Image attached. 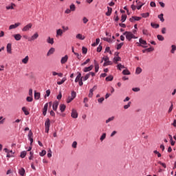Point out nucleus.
Wrapping results in <instances>:
<instances>
[{
    "instance_id": "nucleus-17",
    "label": "nucleus",
    "mask_w": 176,
    "mask_h": 176,
    "mask_svg": "<svg viewBox=\"0 0 176 176\" xmlns=\"http://www.w3.org/2000/svg\"><path fill=\"white\" fill-rule=\"evenodd\" d=\"M63 31L61 29H58L56 30V36H63Z\"/></svg>"
},
{
    "instance_id": "nucleus-64",
    "label": "nucleus",
    "mask_w": 176,
    "mask_h": 176,
    "mask_svg": "<svg viewBox=\"0 0 176 176\" xmlns=\"http://www.w3.org/2000/svg\"><path fill=\"white\" fill-rule=\"evenodd\" d=\"M47 157H52V150H49L47 153Z\"/></svg>"
},
{
    "instance_id": "nucleus-57",
    "label": "nucleus",
    "mask_w": 176,
    "mask_h": 176,
    "mask_svg": "<svg viewBox=\"0 0 176 176\" xmlns=\"http://www.w3.org/2000/svg\"><path fill=\"white\" fill-rule=\"evenodd\" d=\"M132 90L133 91L138 92V91H140L141 89H140L139 87H135V88H133Z\"/></svg>"
},
{
    "instance_id": "nucleus-31",
    "label": "nucleus",
    "mask_w": 176,
    "mask_h": 176,
    "mask_svg": "<svg viewBox=\"0 0 176 176\" xmlns=\"http://www.w3.org/2000/svg\"><path fill=\"white\" fill-rule=\"evenodd\" d=\"M126 19H127V15L122 14L121 18L122 23H124L126 21Z\"/></svg>"
},
{
    "instance_id": "nucleus-16",
    "label": "nucleus",
    "mask_w": 176,
    "mask_h": 176,
    "mask_svg": "<svg viewBox=\"0 0 176 176\" xmlns=\"http://www.w3.org/2000/svg\"><path fill=\"white\" fill-rule=\"evenodd\" d=\"M52 108L54 111H57V108H58V102L57 101L54 102Z\"/></svg>"
},
{
    "instance_id": "nucleus-26",
    "label": "nucleus",
    "mask_w": 176,
    "mask_h": 176,
    "mask_svg": "<svg viewBox=\"0 0 176 176\" xmlns=\"http://www.w3.org/2000/svg\"><path fill=\"white\" fill-rule=\"evenodd\" d=\"M112 13V8L107 7V12H106V16H111Z\"/></svg>"
},
{
    "instance_id": "nucleus-11",
    "label": "nucleus",
    "mask_w": 176,
    "mask_h": 176,
    "mask_svg": "<svg viewBox=\"0 0 176 176\" xmlns=\"http://www.w3.org/2000/svg\"><path fill=\"white\" fill-rule=\"evenodd\" d=\"M93 68H94V66L93 65H91L89 67H85L83 69V71H84V72H89L91 71V69H93Z\"/></svg>"
},
{
    "instance_id": "nucleus-27",
    "label": "nucleus",
    "mask_w": 176,
    "mask_h": 176,
    "mask_svg": "<svg viewBox=\"0 0 176 176\" xmlns=\"http://www.w3.org/2000/svg\"><path fill=\"white\" fill-rule=\"evenodd\" d=\"M69 10L72 11V12H75V10H76V6H75V4H71L69 6Z\"/></svg>"
},
{
    "instance_id": "nucleus-5",
    "label": "nucleus",
    "mask_w": 176,
    "mask_h": 176,
    "mask_svg": "<svg viewBox=\"0 0 176 176\" xmlns=\"http://www.w3.org/2000/svg\"><path fill=\"white\" fill-rule=\"evenodd\" d=\"M78 76H76V79H75V82L76 83H78V82H79L80 80H82V79H83V77L82 76V74L80 72H78Z\"/></svg>"
},
{
    "instance_id": "nucleus-51",
    "label": "nucleus",
    "mask_w": 176,
    "mask_h": 176,
    "mask_svg": "<svg viewBox=\"0 0 176 176\" xmlns=\"http://www.w3.org/2000/svg\"><path fill=\"white\" fill-rule=\"evenodd\" d=\"M82 50L83 54H86V53H87V48L82 47Z\"/></svg>"
},
{
    "instance_id": "nucleus-46",
    "label": "nucleus",
    "mask_w": 176,
    "mask_h": 176,
    "mask_svg": "<svg viewBox=\"0 0 176 176\" xmlns=\"http://www.w3.org/2000/svg\"><path fill=\"white\" fill-rule=\"evenodd\" d=\"M74 98H72L71 96H69L67 99V104H69V102H71L72 101H73Z\"/></svg>"
},
{
    "instance_id": "nucleus-8",
    "label": "nucleus",
    "mask_w": 176,
    "mask_h": 176,
    "mask_svg": "<svg viewBox=\"0 0 176 176\" xmlns=\"http://www.w3.org/2000/svg\"><path fill=\"white\" fill-rule=\"evenodd\" d=\"M21 25V23H16L14 25H10L9 27V30H14V28H17V27H19Z\"/></svg>"
},
{
    "instance_id": "nucleus-49",
    "label": "nucleus",
    "mask_w": 176,
    "mask_h": 176,
    "mask_svg": "<svg viewBox=\"0 0 176 176\" xmlns=\"http://www.w3.org/2000/svg\"><path fill=\"white\" fill-rule=\"evenodd\" d=\"M122 46H123V43H121L117 45V50H120L122 49Z\"/></svg>"
},
{
    "instance_id": "nucleus-29",
    "label": "nucleus",
    "mask_w": 176,
    "mask_h": 176,
    "mask_svg": "<svg viewBox=\"0 0 176 176\" xmlns=\"http://www.w3.org/2000/svg\"><path fill=\"white\" fill-rule=\"evenodd\" d=\"M54 48L52 47L50 49V50L48 51L47 56H51V54H53V53H54Z\"/></svg>"
},
{
    "instance_id": "nucleus-41",
    "label": "nucleus",
    "mask_w": 176,
    "mask_h": 176,
    "mask_svg": "<svg viewBox=\"0 0 176 176\" xmlns=\"http://www.w3.org/2000/svg\"><path fill=\"white\" fill-rule=\"evenodd\" d=\"M112 65V62H111L110 60H107V62H104L103 65L104 67H107V65Z\"/></svg>"
},
{
    "instance_id": "nucleus-60",
    "label": "nucleus",
    "mask_w": 176,
    "mask_h": 176,
    "mask_svg": "<svg viewBox=\"0 0 176 176\" xmlns=\"http://www.w3.org/2000/svg\"><path fill=\"white\" fill-rule=\"evenodd\" d=\"M32 135H33L32 131H30L28 135V138H32Z\"/></svg>"
},
{
    "instance_id": "nucleus-4",
    "label": "nucleus",
    "mask_w": 176,
    "mask_h": 176,
    "mask_svg": "<svg viewBox=\"0 0 176 176\" xmlns=\"http://www.w3.org/2000/svg\"><path fill=\"white\" fill-rule=\"evenodd\" d=\"M71 116H72V118H73V119H77L78 111H76V110L75 109H72Z\"/></svg>"
},
{
    "instance_id": "nucleus-48",
    "label": "nucleus",
    "mask_w": 176,
    "mask_h": 176,
    "mask_svg": "<svg viewBox=\"0 0 176 176\" xmlns=\"http://www.w3.org/2000/svg\"><path fill=\"white\" fill-rule=\"evenodd\" d=\"M75 97H76V92H75L74 91H72V98H73V100L75 98Z\"/></svg>"
},
{
    "instance_id": "nucleus-12",
    "label": "nucleus",
    "mask_w": 176,
    "mask_h": 176,
    "mask_svg": "<svg viewBox=\"0 0 176 176\" xmlns=\"http://www.w3.org/2000/svg\"><path fill=\"white\" fill-rule=\"evenodd\" d=\"M115 64H118V61H120L121 58L119 57V53H116V57L113 58Z\"/></svg>"
},
{
    "instance_id": "nucleus-36",
    "label": "nucleus",
    "mask_w": 176,
    "mask_h": 176,
    "mask_svg": "<svg viewBox=\"0 0 176 176\" xmlns=\"http://www.w3.org/2000/svg\"><path fill=\"white\" fill-rule=\"evenodd\" d=\"M34 98H32V96H28L26 98V100L28 101V102H32Z\"/></svg>"
},
{
    "instance_id": "nucleus-58",
    "label": "nucleus",
    "mask_w": 176,
    "mask_h": 176,
    "mask_svg": "<svg viewBox=\"0 0 176 176\" xmlns=\"http://www.w3.org/2000/svg\"><path fill=\"white\" fill-rule=\"evenodd\" d=\"M82 21H83L84 24H87V23L89 21V19H87V18H86V17H83Z\"/></svg>"
},
{
    "instance_id": "nucleus-62",
    "label": "nucleus",
    "mask_w": 176,
    "mask_h": 176,
    "mask_svg": "<svg viewBox=\"0 0 176 176\" xmlns=\"http://www.w3.org/2000/svg\"><path fill=\"white\" fill-rule=\"evenodd\" d=\"M77 145H78V142H74L72 143V148H76Z\"/></svg>"
},
{
    "instance_id": "nucleus-42",
    "label": "nucleus",
    "mask_w": 176,
    "mask_h": 176,
    "mask_svg": "<svg viewBox=\"0 0 176 176\" xmlns=\"http://www.w3.org/2000/svg\"><path fill=\"white\" fill-rule=\"evenodd\" d=\"M117 67L120 71H122V69L124 68V65L120 63L117 65Z\"/></svg>"
},
{
    "instance_id": "nucleus-53",
    "label": "nucleus",
    "mask_w": 176,
    "mask_h": 176,
    "mask_svg": "<svg viewBox=\"0 0 176 176\" xmlns=\"http://www.w3.org/2000/svg\"><path fill=\"white\" fill-rule=\"evenodd\" d=\"M150 6H151V8H156V3L151 1L150 3Z\"/></svg>"
},
{
    "instance_id": "nucleus-13",
    "label": "nucleus",
    "mask_w": 176,
    "mask_h": 176,
    "mask_svg": "<svg viewBox=\"0 0 176 176\" xmlns=\"http://www.w3.org/2000/svg\"><path fill=\"white\" fill-rule=\"evenodd\" d=\"M47 43H50V45H53V43H54V38L48 36L47 38Z\"/></svg>"
},
{
    "instance_id": "nucleus-56",
    "label": "nucleus",
    "mask_w": 176,
    "mask_h": 176,
    "mask_svg": "<svg viewBox=\"0 0 176 176\" xmlns=\"http://www.w3.org/2000/svg\"><path fill=\"white\" fill-rule=\"evenodd\" d=\"M142 16L144 17V18L148 17L149 14L148 12L147 13H143V14H142Z\"/></svg>"
},
{
    "instance_id": "nucleus-3",
    "label": "nucleus",
    "mask_w": 176,
    "mask_h": 176,
    "mask_svg": "<svg viewBox=\"0 0 176 176\" xmlns=\"http://www.w3.org/2000/svg\"><path fill=\"white\" fill-rule=\"evenodd\" d=\"M39 38V34L38 32H35L31 37L29 38V41L31 42L32 41H35V39H38Z\"/></svg>"
},
{
    "instance_id": "nucleus-18",
    "label": "nucleus",
    "mask_w": 176,
    "mask_h": 176,
    "mask_svg": "<svg viewBox=\"0 0 176 176\" xmlns=\"http://www.w3.org/2000/svg\"><path fill=\"white\" fill-rule=\"evenodd\" d=\"M13 36L16 41H21L22 38L20 34H14Z\"/></svg>"
},
{
    "instance_id": "nucleus-40",
    "label": "nucleus",
    "mask_w": 176,
    "mask_h": 176,
    "mask_svg": "<svg viewBox=\"0 0 176 176\" xmlns=\"http://www.w3.org/2000/svg\"><path fill=\"white\" fill-rule=\"evenodd\" d=\"M151 27H153V28H159V27H160L159 24H156L154 23H151Z\"/></svg>"
},
{
    "instance_id": "nucleus-32",
    "label": "nucleus",
    "mask_w": 176,
    "mask_h": 176,
    "mask_svg": "<svg viewBox=\"0 0 176 176\" xmlns=\"http://www.w3.org/2000/svg\"><path fill=\"white\" fill-rule=\"evenodd\" d=\"M21 157L22 158V159H24V157H25V156H27V151H22L21 153Z\"/></svg>"
},
{
    "instance_id": "nucleus-33",
    "label": "nucleus",
    "mask_w": 176,
    "mask_h": 176,
    "mask_svg": "<svg viewBox=\"0 0 176 176\" xmlns=\"http://www.w3.org/2000/svg\"><path fill=\"white\" fill-rule=\"evenodd\" d=\"M65 80H67V78H63V79H62V80L61 81H58L57 82V85H63V83H64V82H65Z\"/></svg>"
},
{
    "instance_id": "nucleus-45",
    "label": "nucleus",
    "mask_w": 176,
    "mask_h": 176,
    "mask_svg": "<svg viewBox=\"0 0 176 176\" xmlns=\"http://www.w3.org/2000/svg\"><path fill=\"white\" fill-rule=\"evenodd\" d=\"M13 6H16V5L14 3H12L11 6H7L6 9H8V10H9L10 9H14Z\"/></svg>"
},
{
    "instance_id": "nucleus-38",
    "label": "nucleus",
    "mask_w": 176,
    "mask_h": 176,
    "mask_svg": "<svg viewBox=\"0 0 176 176\" xmlns=\"http://www.w3.org/2000/svg\"><path fill=\"white\" fill-rule=\"evenodd\" d=\"M157 38L158 41H164V37H163V36H162L160 34H158L157 36Z\"/></svg>"
},
{
    "instance_id": "nucleus-7",
    "label": "nucleus",
    "mask_w": 176,
    "mask_h": 176,
    "mask_svg": "<svg viewBox=\"0 0 176 176\" xmlns=\"http://www.w3.org/2000/svg\"><path fill=\"white\" fill-rule=\"evenodd\" d=\"M129 20L131 23H134V21H140V20H141V17H140V16H132L131 18H130Z\"/></svg>"
},
{
    "instance_id": "nucleus-23",
    "label": "nucleus",
    "mask_w": 176,
    "mask_h": 176,
    "mask_svg": "<svg viewBox=\"0 0 176 176\" xmlns=\"http://www.w3.org/2000/svg\"><path fill=\"white\" fill-rule=\"evenodd\" d=\"M28 60H30V58L28 57V56H26L23 59H22L23 64H28Z\"/></svg>"
},
{
    "instance_id": "nucleus-2",
    "label": "nucleus",
    "mask_w": 176,
    "mask_h": 176,
    "mask_svg": "<svg viewBox=\"0 0 176 176\" xmlns=\"http://www.w3.org/2000/svg\"><path fill=\"white\" fill-rule=\"evenodd\" d=\"M32 28V23H28L26 25L23 29L22 31L23 32H27V31H30Z\"/></svg>"
},
{
    "instance_id": "nucleus-1",
    "label": "nucleus",
    "mask_w": 176,
    "mask_h": 176,
    "mask_svg": "<svg viewBox=\"0 0 176 176\" xmlns=\"http://www.w3.org/2000/svg\"><path fill=\"white\" fill-rule=\"evenodd\" d=\"M123 35H125L126 38L129 41H131V39H137V37H135V36L131 32H125Z\"/></svg>"
},
{
    "instance_id": "nucleus-24",
    "label": "nucleus",
    "mask_w": 176,
    "mask_h": 176,
    "mask_svg": "<svg viewBox=\"0 0 176 176\" xmlns=\"http://www.w3.org/2000/svg\"><path fill=\"white\" fill-rule=\"evenodd\" d=\"M76 37L77 39H80V41H84V39H85V36H83V35H82L80 34H78L76 36Z\"/></svg>"
},
{
    "instance_id": "nucleus-55",
    "label": "nucleus",
    "mask_w": 176,
    "mask_h": 176,
    "mask_svg": "<svg viewBox=\"0 0 176 176\" xmlns=\"http://www.w3.org/2000/svg\"><path fill=\"white\" fill-rule=\"evenodd\" d=\"M105 99L104 98H100L99 99H98V102H99L100 104H102V102Z\"/></svg>"
},
{
    "instance_id": "nucleus-14",
    "label": "nucleus",
    "mask_w": 176,
    "mask_h": 176,
    "mask_svg": "<svg viewBox=\"0 0 176 176\" xmlns=\"http://www.w3.org/2000/svg\"><path fill=\"white\" fill-rule=\"evenodd\" d=\"M139 43H137L138 46H142V45H146V41L143 40L142 38H140Z\"/></svg>"
},
{
    "instance_id": "nucleus-39",
    "label": "nucleus",
    "mask_w": 176,
    "mask_h": 176,
    "mask_svg": "<svg viewBox=\"0 0 176 176\" xmlns=\"http://www.w3.org/2000/svg\"><path fill=\"white\" fill-rule=\"evenodd\" d=\"M158 19H160V21H162V23H164V18L163 17V14L158 15Z\"/></svg>"
},
{
    "instance_id": "nucleus-22",
    "label": "nucleus",
    "mask_w": 176,
    "mask_h": 176,
    "mask_svg": "<svg viewBox=\"0 0 176 176\" xmlns=\"http://www.w3.org/2000/svg\"><path fill=\"white\" fill-rule=\"evenodd\" d=\"M175 51H176V45H171L170 53L172 54H174L175 53Z\"/></svg>"
},
{
    "instance_id": "nucleus-30",
    "label": "nucleus",
    "mask_w": 176,
    "mask_h": 176,
    "mask_svg": "<svg viewBox=\"0 0 176 176\" xmlns=\"http://www.w3.org/2000/svg\"><path fill=\"white\" fill-rule=\"evenodd\" d=\"M141 72H142V69H141V67H137L136 70H135V74L137 75H140V74H141Z\"/></svg>"
},
{
    "instance_id": "nucleus-9",
    "label": "nucleus",
    "mask_w": 176,
    "mask_h": 176,
    "mask_svg": "<svg viewBox=\"0 0 176 176\" xmlns=\"http://www.w3.org/2000/svg\"><path fill=\"white\" fill-rule=\"evenodd\" d=\"M94 63L95 72H98V69H100V65H98V63L96 60H94Z\"/></svg>"
},
{
    "instance_id": "nucleus-63",
    "label": "nucleus",
    "mask_w": 176,
    "mask_h": 176,
    "mask_svg": "<svg viewBox=\"0 0 176 176\" xmlns=\"http://www.w3.org/2000/svg\"><path fill=\"white\" fill-rule=\"evenodd\" d=\"M49 96H50V89H47V90L46 91L45 97H49Z\"/></svg>"
},
{
    "instance_id": "nucleus-20",
    "label": "nucleus",
    "mask_w": 176,
    "mask_h": 176,
    "mask_svg": "<svg viewBox=\"0 0 176 176\" xmlns=\"http://www.w3.org/2000/svg\"><path fill=\"white\" fill-rule=\"evenodd\" d=\"M19 174H20L21 176H24V175L25 174V169H24L23 168L19 169Z\"/></svg>"
},
{
    "instance_id": "nucleus-59",
    "label": "nucleus",
    "mask_w": 176,
    "mask_h": 176,
    "mask_svg": "<svg viewBox=\"0 0 176 176\" xmlns=\"http://www.w3.org/2000/svg\"><path fill=\"white\" fill-rule=\"evenodd\" d=\"M88 96L91 98L93 97V89H90Z\"/></svg>"
},
{
    "instance_id": "nucleus-10",
    "label": "nucleus",
    "mask_w": 176,
    "mask_h": 176,
    "mask_svg": "<svg viewBox=\"0 0 176 176\" xmlns=\"http://www.w3.org/2000/svg\"><path fill=\"white\" fill-rule=\"evenodd\" d=\"M68 61V55H65L64 57H62L60 60L61 64H65Z\"/></svg>"
},
{
    "instance_id": "nucleus-37",
    "label": "nucleus",
    "mask_w": 176,
    "mask_h": 176,
    "mask_svg": "<svg viewBox=\"0 0 176 176\" xmlns=\"http://www.w3.org/2000/svg\"><path fill=\"white\" fill-rule=\"evenodd\" d=\"M90 78V74H87L85 77H82V80L86 81Z\"/></svg>"
},
{
    "instance_id": "nucleus-19",
    "label": "nucleus",
    "mask_w": 176,
    "mask_h": 176,
    "mask_svg": "<svg viewBox=\"0 0 176 176\" xmlns=\"http://www.w3.org/2000/svg\"><path fill=\"white\" fill-rule=\"evenodd\" d=\"M45 128H50V119L47 118V120L45 122Z\"/></svg>"
},
{
    "instance_id": "nucleus-25",
    "label": "nucleus",
    "mask_w": 176,
    "mask_h": 176,
    "mask_svg": "<svg viewBox=\"0 0 176 176\" xmlns=\"http://www.w3.org/2000/svg\"><path fill=\"white\" fill-rule=\"evenodd\" d=\"M113 120H115V116H111V117L109 118L107 120H106L105 122L107 124H108L110 122H113Z\"/></svg>"
},
{
    "instance_id": "nucleus-54",
    "label": "nucleus",
    "mask_w": 176,
    "mask_h": 176,
    "mask_svg": "<svg viewBox=\"0 0 176 176\" xmlns=\"http://www.w3.org/2000/svg\"><path fill=\"white\" fill-rule=\"evenodd\" d=\"M40 156H45V155H46V151L43 150L40 153H39Z\"/></svg>"
},
{
    "instance_id": "nucleus-35",
    "label": "nucleus",
    "mask_w": 176,
    "mask_h": 176,
    "mask_svg": "<svg viewBox=\"0 0 176 176\" xmlns=\"http://www.w3.org/2000/svg\"><path fill=\"white\" fill-rule=\"evenodd\" d=\"M22 111L23 112H24L25 115H30V112H28V111H27V108L25 107H22Z\"/></svg>"
},
{
    "instance_id": "nucleus-47",
    "label": "nucleus",
    "mask_w": 176,
    "mask_h": 176,
    "mask_svg": "<svg viewBox=\"0 0 176 176\" xmlns=\"http://www.w3.org/2000/svg\"><path fill=\"white\" fill-rule=\"evenodd\" d=\"M106 138H107V133H102V135L100 137V141H102Z\"/></svg>"
},
{
    "instance_id": "nucleus-21",
    "label": "nucleus",
    "mask_w": 176,
    "mask_h": 176,
    "mask_svg": "<svg viewBox=\"0 0 176 176\" xmlns=\"http://www.w3.org/2000/svg\"><path fill=\"white\" fill-rule=\"evenodd\" d=\"M34 98L35 100H39V98H41V93L39 92H34Z\"/></svg>"
},
{
    "instance_id": "nucleus-52",
    "label": "nucleus",
    "mask_w": 176,
    "mask_h": 176,
    "mask_svg": "<svg viewBox=\"0 0 176 176\" xmlns=\"http://www.w3.org/2000/svg\"><path fill=\"white\" fill-rule=\"evenodd\" d=\"M90 62V59H87L86 61H85L83 63L81 64L82 66L86 65V64H88Z\"/></svg>"
},
{
    "instance_id": "nucleus-34",
    "label": "nucleus",
    "mask_w": 176,
    "mask_h": 176,
    "mask_svg": "<svg viewBox=\"0 0 176 176\" xmlns=\"http://www.w3.org/2000/svg\"><path fill=\"white\" fill-rule=\"evenodd\" d=\"M106 80H107V82H111V81L113 80V76H109L107 77Z\"/></svg>"
},
{
    "instance_id": "nucleus-44",
    "label": "nucleus",
    "mask_w": 176,
    "mask_h": 176,
    "mask_svg": "<svg viewBox=\"0 0 176 176\" xmlns=\"http://www.w3.org/2000/svg\"><path fill=\"white\" fill-rule=\"evenodd\" d=\"M131 104V102H128L127 104L124 106V109H129V108H130Z\"/></svg>"
},
{
    "instance_id": "nucleus-50",
    "label": "nucleus",
    "mask_w": 176,
    "mask_h": 176,
    "mask_svg": "<svg viewBox=\"0 0 176 176\" xmlns=\"http://www.w3.org/2000/svg\"><path fill=\"white\" fill-rule=\"evenodd\" d=\"M103 41H105L106 42H109V43L112 42V40L111 38H108L107 37H104Z\"/></svg>"
},
{
    "instance_id": "nucleus-28",
    "label": "nucleus",
    "mask_w": 176,
    "mask_h": 176,
    "mask_svg": "<svg viewBox=\"0 0 176 176\" xmlns=\"http://www.w3.org/2000/svg\"><path fill=\"white\" fill-rule=\"evenodd\" d=\"M59 108L60 112H64V111H65V108H67V106H65V104H60Z\"/></svg>"
},
{
    "instance_id": "nucleus-15",
    "label": "nucleus",
    "mask_w": 176,
    "mask_h": 176,
    "mask_svg": "<svg viewBox=\"0 0 176 176\" xmlns=\"http://www.w3.org/2000/svg\"><path fill=\"white\" fill-rule=\"evenodd\" d=\"M7 52L9 53L10 54H12V44L8 43L7 45Z\"/></svg>"
},
{
    "instance_id": "nucleus-43",
    "label": "nucleus",
    "mask_w": 176,
    "mask_h": 176,
    "mask_svg": "<svg viewBox=\"0 0 176 176\" xmlns=\"http://www.w3.org/2000/svg\"><path fill=\"white\" fill-rule=\"evenodd\" d=\"M123 75H130V71L128 69H124L122 72Z\"/></svg>"
},
{
    "instance_id": "nucleus-6",
    "label": "nucleus",
    "mask_w": 176,
    "mask_h": 176,
    "mask_svg": "<svg viewBox=\"0 0 176 176\" xmlns=\"http://www.w3.org/2000/svg\"><path fill=\"white\" fill-rule=\"evenodd\" d=\"M49 107V103H46L45 105H44V107L43 109V115L44 116H46V113H47V108Z\"/></svg>"
},
{
    "instance_id": "nucleus-61",
    "label": "nucleus",
    "mask_w": 176,
    "mask_h": 176,
    "mask_svg": "<svg viewBox=\"0 0 176 176\" xmlns=\"http://www.w3.org/2000/svg\"><path fill=\"white\" fill-rule=\"evenodd\" d=\"M102 50V46L99 45V46L98 47V48H97V52H98V53H100V52H101Z\"/></svg>"
}]
</instances>
